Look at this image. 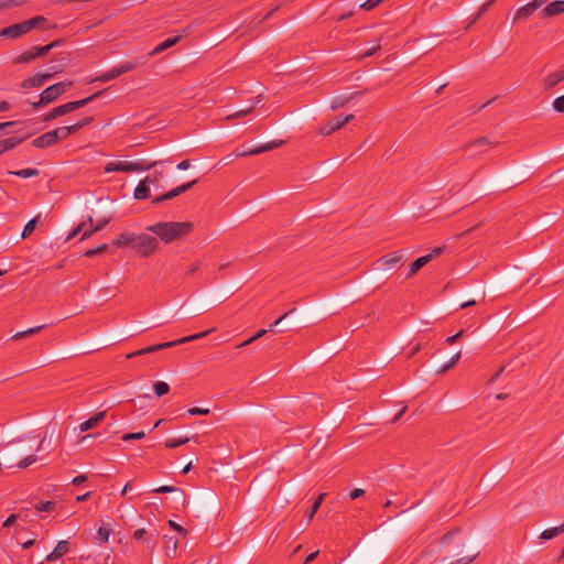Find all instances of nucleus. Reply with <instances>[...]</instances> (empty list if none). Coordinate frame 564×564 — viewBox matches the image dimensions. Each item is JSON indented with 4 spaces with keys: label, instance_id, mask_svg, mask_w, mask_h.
<instances>
[{
    "label": "nucleus",
    "instance_id": "1",
    "mask_svg": "<svg viewBox=\"0 0 564 564\" xmlns=\"http://www.w3.org/2000/svg\"><path fill=\"white\" fill-rule=\"evenodd\" d=\"M112 243L117 248L130 246L141 258H149L160 249L158 238L147 234L123 232Z\"/></svg>",
    "mask_w": 564,
    "mask_h": 564
},
{
    "label": "nucleus",
    "instance_id": "2",
    "mask_svg": "<svg viewBox=\"0 0 564 564\" xmlns=\"http://www.w3.org/2000/svg\"><path fill=\"white\" fill-rule=\"evenodd\" d=\"M194 229L191 221H160L147 227L156 235L163 243H171L189 235Z\"/></svg>",
    "mask_w": 564,
    "mask_h": 564
},
{
    "label": "nucleus",
    "instance_id": "3",
    "mask_svg": "<svg viewBox=\"0 0 564 564\" xmlns=\"http://www.w3.org/2000/svg\"><path fill=\"white\" fill-rule=\"evenodd\" d=\"M214 330H215V328H212V329H208V330H205V332H202V333H197V334H194V335H191V336L182 337L180 339H175V340H172V341H166V343H162V344L152 345V346H149V347H145V348H141L139 350L129 352L128 355H126V358L127 359H132L134 357L144 356V355H148V354H151V352L160 351V350H163V349H166V348L175 347L177 345H182V344H186V343H189V341H193V340H196V339H200V338L207 336L208 334H210Z\"/></svg>",
    "mask_w": 564,
    "mask_h": 564
},
{
    "label": "nucleus",
    "instance_id": "4",
    "mask_svg": "<svg viewBox=\"0 0 564 564\" xmlns=\"http://www.w3.org/2000/svg\"><path fill=\"white\" fill-rule=\"evenodd\" d=\"M24 440L25 438H21L19 441H15V442H12L9 444L10 448L4 455V462H6L8 468H12V467L26 468L28 466H30L31 464L36 462V456L34 454H29L19 463H17V464L13 463L14 456L26 454L28 452H30L32 449L31 446L25 447V445L22 444V442Z\"/></svg>",
    "mask_w": 564,
    "mask_h": 564
},
{
    "label": "nucleus",
    "instance_id": "5",
    "mask_svg": "<svg viewBox=\"0 0 564 564\" xmlns=\"http://www.w3.org/2000/svg\"><path fill=\"white\" fill-rule=\"evenodd\" d=\"M70 82H61L48 86L40 94L39 100L32 102V107L34 109H39L41 107L54 102L59 96L66 93L70 88Z\"/></svg>",
    "mask_w": 564,
    "mask_h": 564
},
{
    "label": "nucleus",
    "instance_id": "6",
    "mask_svg": "<svg viewBox=\"0 0 564 564\" xmlns=\"http://www.w3.org/2000/svg\"><path fill=\"white\" fill-rule=\"evenodd\" d=\"M154 165H156L155 162H153V163H145L144 161H138V162L113 161V162H109L105 166V172L106 173H111V172L147 171V170L152 169Z\"/></svg>",
    "mask_w": 564,
    "mask_h": 564
},
{
    "label": "nucleus",
    "instance_id": "7",
    "mask_svg": "<svg viewBox=\"0 0 564 564\" xmlns=\"http://www.w3.org/2000/svg\"><path fill=\"white\" fill-rule=\"evenodd\" d=\"M104 93H105V90H100L89 97H86V98H83L79 100H75V101H69L67 104L57 106L53 109V115H57V117H62L66 113L73 112L77 109H80V108L87 106L88 104H90L93 100L97 99Z\"/></svg>",
    "mask_w": 564,
    "mask_h": 564
},
{
    "label": "nucleus",
    "instance_id": "8",
    "mask_svg": "<svg viewBox=\"0 0 564 564\" xmlns=\"http://www.w3.org/2000/svg\"><path fill=\"white\" fill-rule=\"evenodd\" d=\"M57 44H58V42H52L44 46H33L29 51H25L21 55H19L14 59V63H30L33 59L47 54Z\"/></svg>",
    "mask_w": 564,
    "mask_h": 564
},
{
    "label": "nucleus",
    "instance_id": "9",
    "mask_svg": "<svg viewBox=\"0 0 564 564\" xmlns=\"http://www.w3.org/2000/svg\"><path fill=\"white\" fill-rule=\"evenodd\" d=\"M139 64L137 62L124 63V64L120 65L119 67H115V68L106 72L105 74L98 76L95 80L101 82V83L112 80V79L121 76L122 74H126V73L134 69Z\"/></svg>",
    "mask_w": 564,
    "mask_h": 564
},
{
    "label": "nucleus",
    "instance_id": "10",
    "mask_svg": "<svg viewBox=\"0 0 564 564\" xmlns=\"http://www.w3.org/2000/svg\"><path fill=\"white\" fill-rule=\"evenodd\" d=\"M354 119V115H348L346 117L337 116L329 120L325 126L321 128V133L323 135H329L333 132L343 128L346 123L350 122Z\"/></svg>",
    "mask_w": 564,
    "mask_h": 564
},
{
    "label": "nucleus",
    "instance_id": "11",
    "mask_svg": "<svg viewBox=\"0 0 564 564\" xmlns=\"http://www.w3.org/2000/svg\"><path fill=\"white\" fill-rule=\"evenodd\" d=\"M283 143H284V141H282V140H273V141L267 142L264 144H261L259 147H254L252 149H249V150H246V151H242V152H238L236 154V156L242 158V156H248V155H257V154H260V153H263V152H267V151H271V150L278 149Z\"/></svg>",
    "mask_w": 564,
    "mask_h": 564
},
{
    "label": "nucleus",
    "instance_id": "12",
    "mask_svg": "<svg viewBox=\"0 0 564 564\" xmlns=\"http://www.w3.org/2000/svg\"><path fill=\"white\" fill-rule=\"evenodd\" d=\"M198 181L197 180H193L186 184H182L173 189H171L170 192L154 198L153 203L154 204H160L162 202H165V200H169V199H172L187 191H189Z\"/></svg>",
    "mask_w": 564,
    "mask_h": 564
},
{
    "label": "nucleus",
    "instance_id": "13",
    "mask_svg": "<svg viewBox=\"0 0 564 564\" xmlns=\"http://www.w3.org/2000/svg\"><path fill=\"white\" fill-rule=\"evenodd\" d=\"M133 539L134 540H142L144 539V543L147 549L150 552H153L158 544L159 533L158 532H151L148 534L145 529H138L133 532Z\"/></svg>",
    "mask_w": 564,
    "mask_h": 564
},
{
    "label": "nucleus",
    "instance_id": "14",
    "mask_svg": "<svg viewBox=\"0 0 564 564\" xmlns=\"http://www.w3.org/2000/svg\"><path fill=\"white\" fill-rule=\"evenodd\" d=\"M52 77H53V75L50 73H40V74L34 75L33 77L24 79L21 84V87L24 89H28L31 87H42Z\"/></svg>",
    "mask_w": 564,
    "mask_h": 564
},
{
    "label": "nucleus",
    "instance_id": "15",
    "mask_svg": "<svg viewBox=\"0 0 564 564\" xmlns=\"http://www.w3.org/2000/svg\"><path fill=\"white\" fill-rule=\"evenodd\" d=\"M26 33L24 23L21 22L0 30V37L18 39Z\"/></svg>",
    "mask_w": 564,
    "mask_h": 564
},
{
    "label": "nucleus",
    "instance_id": "16",
    "mask_svg": "<svg viewBox=\"0 0 564 564\" xmlns=\"http://www.w3.org/2000/svg\"><path fill=\"white\" fill-rule=\"evenodd\" d=\"M403 260V253L402 251H393L390 252L383 257H381L378 262L381 263L382 267L387 269H392L397 267L399 263H401Z\"/></svg>",
    "mask_w": 564,
    "mask_h": 564
},
{
    "label": "nucleus",
    "instance_id": "17",
    "mask_svg": "<svg viewBox=\"0 0 564 564\" xmlns=\"http://www.w3.org/2000/svg\"><path fill=\"white\" fill-rule=\"evenodd\" d=\"M158 176L154 177V180H151L149 176H147L143 181H141L138 186L134 188L133 196L135 199H145L150 197V187L149 182L154 183L158 181Z\"/></svg>",
    "mask_w": 564,
    "mask_h": 564
},
{
    "label": "nucleus",
    "instance_id": "18",
    "mask_svg": "<svg viewBox=\"0 0 564 564\" xmlns=\"http://www.w3.org/2000/svg\"><path fill=\"white\" fill-rule=\"evenodd\" d=\"M56 143V137H54L52 130L43 133L32 141V145L37 149H45Z\"/></svg>",
    "mask_w": 564,
    "mask_h": 564
},
{
    "label": "nucleus",
    "instance_id": "19",
    "mask_svg": "<svg viewBox=\"0 0 564 564\" xmlns=\"http://www.w3.org/2000/svg\"><path fill=\"white\" fill-rule=\"evenodd\" d=\"M564 12V0H557L549 3L542 11L541 15L551 18Z\"/></svg>",
    "mask_w": 564,
    "mask_h": 564
},
{
    "label": "nucleus",
    "instance_id": "20",
    "mask_svg": "<svg viewBox=\"0 0 564 564\" xmlns=\"http://www.w3.org/2000/svg\"><path fill=\"white\" fill-rule=\"evenodd\" d=\"M69 551V544L67 541L63 540L57 543L55 549L46 556V562H53L57 558H61Z\"/></svg>",
    "mask_w": 564,
    "mask_h": 564
},
{
    "label": "nucleus",
    "instance_id": "21",
    "mask_svg": "<svg viewBox=\"0 0 564 564\" xmlns=\"http://www.w3.org/2000/svg\"><path fill=\"white\" fill-rule=\"evenodd\" d=\"M106 417V411H100L86 420L85 422L80 423L79 430L82 432H86L88 430H91L96 427L99 423H101Z\"/></svg>",
    "mask_w": 564,
    "mask_h": 564
},
{
    "label": "nucleus",
    "instance_id": "22",
    "mask_svg": "<svg viewBox=\"0 0 564 564\" xmlns=\"http://www.w3.org/2000/svg\"><path fill=\"white\" fill-rule=\"evenodd\" d=\"M152 491L155 492V494H172V492H175V494H177L180 500L182 501V505L185 506V503H186L185 491L183 489H181V488H177V487H174V486L164 485V486L154 488Z\"/></svg>",
    "mask_w": 564,
    "mask_h": 564
},
{
    "label": "nucleus",
    "instance_id": "23",
    "mask_svg": "<svg viewBox=\"0 0 564 564\" xmlns=\"http://www.w3.org/2000/svg\"><path fill=\"white\" fill-rule=\"evenodd\" d=\"M564 82V69L563 70H556L544 78V86L547 89H551L558 85L560 83Z\"/></svg>",
    "mask_w": 564,
    "mask_h": 564
},
{
    "label": "nucleus",
    "instance_id": "24",
    "mask_svg": "<svg viewBox=\"0 0 564 564\" xmlns=\"http://www.w3.org/2000/svg\"><path fill=\"white\" fill-rule=\"evenodd\" d=\"M430 262V259L427 257H420L417 258L415 261H413L410 267H409V271L405 275L406 279H410L412 278L413 275H415L424 265H426L427 263Z\"/></svg>",
    "mask_w": 564,
    "mask_h": 564
},
{
    "label": "nucleus",
    "instance_id": "25",
    "mask_svg": "<svg viewBox=\"0 0 564 564\" xmlns=\"http://www.w3.org/2000/svg\"><path fill=\"white\" fill-rule=\"evenodd\" d=\"M180 40H181L180 35L166 39L161 44H159L156 47H154L153 51H151L150 55L154 56V55L174 46L176 43H178Z\"/></svg>",
    "mask_w": 564,
    "mask_h": 564
},
{
    "label": "nucleus",
    "instance_id": "26",
    "mask_svg": "<svg viewBox=\"0 0 564 564\" xmlns=\"http://www.w3.org/2000/svg\"><path fill=\"white\" fill-rule=\"evenodd\" d=\"M46 22H47V20L43 15H37L30 20L23 21L26 32H30L31 30H33L35 28L47 29L46 26H44V24Z\"/></svg>",
    "mask_w": 564,
    "mask_h": 564
},
{
    "label": "nucleus",
    "instance_id": "27",
    "mask_svg": "<svg viewBox=\"0 0 564 564\" xmlns=\"http://www.w3.org/2000/svg\"><path fill=\"white\" fill-rule=\"evenodd\" d=\"M536 10H538V8L535 7V3H533L531 1L517 10V12L514 14V20L521 19V18L525 19V18L530 17L531 14H533V12H535Z\"/></svg>",
    "mask_w": 564,
    "mask_h": 564
},
{
    "label": "nucleus",
    "instance_id": "28",
    "mask_svg": "<svg viewBox=\"0 0 564 564\" xmlns=\"http://www.w3.org/2000/svg\"><path fill=\"white\" fill-rule=\"evenodd\" d=\"M562 533H564V523H562L558 527L550 528V529L542 531V533L540 534V539L546 541V540H551Z\"/></svg>",
    "mask_w": 564,
    "mask_h": 564
},
{
    "label": "nucleus",
    "instance_id": "29",
    "mask_svg": "<svg viewBox=\"0 0 564 564\" xmlns=\"http://www.w3.org/2000/svg\"><path fill=\"white\" fill-rule=\"evenodd\" d=\"M24 139L19 137H11L4 140H1V147L4 149L6 152L13 150L17 148L20 143H22Z\"/></svg>",
    "mask_w": 564,
    "mask_h": 564
},
{
    "label": "nucleus",
    "instance_id": "30",
    "mask_svg": "<svg viewBox=\"0 0 564 564\" xmlns=\"http://www.w3.org/2000/svg\"><path fill=\"white\" fill-rule=\"evenodd\" d=\"M8 173L19 177L28 178L37 176L40 174V171L37 169L28 167L19 171H9Z\"/></svg>",
    "mask_w": 564,
    "mask_h": 564
},
{
    "label": "nucleus",
    "instance_id": "31",
    "mask_svg": "<svg viewBox=\"0 0 564 564\" xmlns=\"http://www.w3.org/2000/svg\"><path fill=\"white\" fill-rule=\"evenodd\" d=\"M326 497V494L325 492H322L318 495L317 499L314 501L313 506L311 507L310 511L306 513V518L308 521H311L315 513L317 512V510L319 509L323 500L325 499Z\"/></svg>",
    "mask_w": 564,
    "mask_h": 564
},
{
    "label": "nucleus",
    "instance_id": "32",
    "mask_svg": "<svg viewBox=\"0 0 564 564\" xmlns=\"http://www.w3.org/2000/svg\"><path fill=\"white\" fill-rule=\"evenodd\" d=\"M44 327H45L44 325H40V326L32 327V328H29L23 332H18L12 336V339L18 340V339H22L28 336L34 335V334L39 333L40 330H42Z\"/></svg>",
    "mask_w": 564,
    "mask_h": 564
},
{
    "label": "nucleus",
    "instance_id": "33",
    "mask_svg": "<svg viewBox=\"0 0 564 564\" xmlns=\"http://www.w3.org/2000/svg\"><path fill=\"white\" fill-rule=\"evenodd\" d=\"M166 540V546H165V554L169 557H173L176 554L177 550V540L174 538L165 536Z\"/></svg>",
    "mask_w": 564,
    "mask_h": 564
},
{
    "label": "nucleus",
    "instance_id": "34",
    "mask_svg": "<svg viewBox=\"0 0 564 564\" xmlns=\"http://www.w3.org/2000/svg\"><path fill=\"white\" fill-rule=\"evenodd\" d=\"M191 438L188 436H183L178 438H169L164 442L166 448H176L181 445L188 443Z\"/></svg>",
    "mask_w": 564,
    "mask_h": 564
},
{
    "label": "nucleus",
    "instance_id": "35",
    "mask_svg": "<svg viewBox=\"0 0 564 564\" xmlns=\"http://www.w3.org/2000/svg\"><path fill=\"white\" fill-rule=\"evenodd\" d=\"M109 221H110L109 218H102V219L98 220L96 223V225L94 226V228L91 229V231H84L82 239H86V238L90 237L94 232L101 230L102 228H105L108 225Z\"/></svg>",
    "mask_w": 564,
    "mask_h": 564
},
{
    "label": "nucleus",
    "instance_id": "36",
    "mask_svg": "<svg viewBox=\"0 0 564 564\" xmlns=\"http://www.w3.org/2000/svg\"><path fill=\"white\" fill-rule=\"evenodd\" d=\"M154 392L158 397H163L169 393L170 386L164 381H156L153 384Z\"/></svg>",
    "mask_w": 564,
    "mask_h": 564
},
{
    "label": "nucleus",
    "instance_id": "37",
    "mask_svg": "<svg viewBox=\"0 0 564 564\" xmlns=\"http://www.w3.org/2000/svg\"><path fill=\"white\" fill-rule=\"evenodd\" d=\"M253 110H254V105H251L250 107H248L246 109H241L231 115L226 116V120L230 121L234 119L246 117L247 115L253 112Z\"/></svg>",
    "mask_w": 564,
    "mask_h": 564
},
{
    "label": "nucleus",
    "instance_id": "38",
    "mask_svg": "<svg viewBox=\"0 0 564 564\" xmlns=\"http://www.w3.org/2000/svg\"><path fill=\"white\" fill-rule=\"evenodd\" d=\"M28 0H0V11L23 6Z\"/></svg>",
    "mask_w": 564,
    "mask_h": 564
},
{
    "label": "nucleus",
    "instance_id": "39",
    "mask_svg": "<svg viewBox=\"0 0 564 564\" xmlns=\"http://www.w3.org/2000/svg\"><path fill=\"white\" fill-rule=\"evenodd\" d=\"M39 218H40V216L32 218L31 220H29L26 223V225L24 226L23 231H22V238L29 237L34 231Z\"/></svg>",
    "mask_w": 564,
    "mask_h": 564
},
{
    "label": "nucleus",
    "instance_id": "40",
    "mask_svg": "<svg viewBox=\"0 0 564 564\" xmlns=\"http://www.w3.org/2000/svg\"><path fill=\"white\" fill-rule=\"evenodd\" d=\"M458 532H459V529H453V530L447 531L440 539V543L442 545H448L454 540V538L458 534Z\"/></svg>",
    "mask_w": 564,
    "mask_h": 564
},
{
    "label": "nucleus",
    "instance_id": "41",
    "mask_svg": "<svg viewBox=\"0 0 564 564\" xmlns=\"http://www.w3.org/2000/svg\"><path fill=\"white\" fill-rule=\"evenodd\" d=\"M52 132L54 137H56V142L64 141L69 138V130H67L66 126L54 129Z\"/></svg>",
    "mask_w": 564,
    "mask_h": 564
},
{
    "label": "nucleus",
    "instance_id": "42",
    "mask_svg": "<svg viewBox=\"0 0 564 564\" xmlns=\"http://www.w3.org/2000/svg\"><path fill=\"white\" fill-rule=\"evenodd\" d=\"M460 358V352L455 354L445 365H443L437 372L444 373L456 365Z\"/></svg>",
    "mask_w": 564,
    "mask_h": 564
},
{
    "label": "nucleus",
    "instance_id": "43",
    "mask_svg": "<svg viewBox=\"0 0 564 564\" xmlns=\"http://www.w3.org/2000/svg\"><path fill=\"white\" fill-rule=\"evenodd\" d=\"M495 0H488L485 2L477 11V13L474 15L469 24H474L482 14L486 13V11L490 8V6L494 3Z\"/></svg>",
    "mask_w": 564,
    "mask_h": 564
},
{
    "label": "nucleus",
    "instance_id": "44",
    "mask_svg": "<svg viewBox=\"0 0 564 564\" xmlns=\"http://www.w3.org/2000/svg\"><path fill=\"white\" fill-rule=\"evenodd\" d=\"M107 248H108V245L102 243L96 248L86 250L84 254H85V257L91 258L94 256L104 253L107 250Z\"/></svg>",
    "mask_w": 564,
    "mask_h": 564
},
{
    "label": "nucleus",
    "instance_id": "45",
    "mask_svg": "<svg viewBox=\"0 0 564 564\" xmlns=\"http://www.w3.org/2000/svg\"><path fill=\"white\" fill-rule=\"evenodd\" d=\"M109 535H110V529L106 528V527H100L97 531V540L100 542V543H106L108 542L109 540Z\"/></svg>",
    "mask_w": 564,
    "mask_h": 564
},
{
    "label": "nucleus",
    "instance_id": "46",
    "mask_svg": "<svg viewBox=\"0 0 564 564\" xmlns=\"http://www.w3.org/2000/svg\"><path fill=\"white\" fill-rule=\"evenodd\" d=\"M202 265H203V262L200 260H197V261L193 262L188 267V269H187V271L185 273V276L187 278V276L195 275L200 270Z\"/></svg>",
    "mask_w": 564,
    "mask_h": 564
},
{
    "label": "nucleus",
    "instance_id": "47",
    "mask_svg": "<svg viewBox=\"0 0 564 564\" xmlns=\"http://www.w3.org/2000/svg\"><path fill=\"white\" fill-rule=\"evenodd\" d=\"M554 111L564 113V95L555 98L552 102Z\"/></svg>",
    "mask_w": 564,
    "mask_h": 564
},
{
    "label": "nucleus",
    "instance_id": "48",
    "mask_svg": "<svg viewBox=\"0 0 564 564\" xmlns=\"http://www.w3.org/2000/svg\"><path fill=\"white\" fill-rule=\"evenodd\" d=\"M54 502L53 501H40L36 506H35V509L40 512L44 511V512H48L51 511L53 508H54Z\"/></svg>",
    "mask_w": 564,
    "mask_h": 564
},
{
    "label": "nucleus",
    "instance_id": "49",
    "mask_svg": "<svg viewBox=\"0 0 564 564\" xmlns=\"http://www.w3.org/2000/svg\"><path fill=\"white\" fill-rule=\"evenodd\" d=\"M145 436L144 432L127 433L122 436V441L129 442L134 440H142Z\"/></svg>",
    "mask_w": 564,
    "mask_h": 564
},
{
    "label": "nucleus",
    "instance_id": "50",
    "mask_svg": "<svg viewBox=\"0 0 564 564\" xmlns=\"http://www.w3.org/2000/svg\"><path fill=\"white\" fill-rule=\"evenodd\" d=\"M187 412L191 415H207V414H209L210 410L207 408L194 406V408L188 409Z\"/></svg>",
    "mask_w": 564,
    "mask_h": 564
},
{
    "label": "nucleus",
    "instance_id": "51",
    "mask_svg": "<svg viewBox=\"0 0 564 564\" xmlns=\"http://www.w3.org/2000/svg\"><path fill=\"white\" fill-rule=\"evenodd\" d=\"M169 525L171 529L175 530L176 532H178L182 536H186L187 534V531L186 529H184L182 525L177 524L176 522H174L173 520H170L169 521Z\"/></svg>",
    "mask_w": 564,
    "mask_h": 564
},
{
    "label": "nucleus",
    "instance_id": "52",
    "mask_svg": "<svg viewBox=\"0 0 564 564\" xmlns=\"http://www.w3.org/2000/svg\"><path fill=\"white\" fill-rule=\"evenodd\" d=\"M93 121H94V117L88 116V117L83 118L78 122H76L75 126L77 127L78 130H80V129L87 127L88 124H90Z\"/></svg>",
    "mask_w": 564,
    "mask_h": 564
},
{
    "label": "nucleus",
    "instance_id": "53",
    "mask_svg": "<svg viewBox=\"0 0 564 564\" xmlns=\"http://www.w3.org/2000/svg\"><path fill=\"white\" fill-rule=\"evenodd\" d=\"M360 94H361V91H356V93H354L349 98H346V99H344V100H341V101H335V102L332 105V109H333V110H336L337 108L343 107L346 102H348V100H349L350 98H352L354 96L360 95Z\"/></svg>",
    "mask_w": 564,
    "mask_h": 564
},
{
    "label": "nucleus",
    "instance_id": "54",
    "mask_svg": "<svg viewBox=\"0 0 564 564\" xmlns=\"http://www.w3.org/2000/svg\"><path fill=\"white\" fill-rule=\"evenodd\" d=\"M442 252H443V247H436L432 250V252H430L429 254H425L424 257H427L430 259V261H432L433 259L441 256Z\"/></svg>",
    "mask_w": 564,
    "mask_h": 564
},
{
    "label": "nucleus",
    "instance_id": "55",
    "mask_svg": "<svg viewBox=\"0 0 564 564\" xmlns=\"http://www.w3.org/2000/svg\"><path fill=\"white\" fill-rule=\"evenodd\" d=\"M364 495H365V490H364V489H361V488H355L354 490H351V491H350V494H349V498H350L351 500H355V499L360 498V497H361V496H364Z\"/></svg>",
    "mask_w": 564,
    "mask_h": 564
},
{
    "label": "nucleus",
    "instance_id": "56",
    "mask_svg": "<svg viewBox=\"0 0 564 564\" xmlns=\"http://www.w3.org/2000/svg\"><path fill=\"white\" fill-rule=\"evenodd\" d=\"M464 334V330H459L458 333H456L455 335L453 336H449L447 339H446V343L448 345H453L454 343H456Z\"/></svg>",
    "mask_w": 564,
    "mask_h": 564
},
{
    "label": "nucleus",
    "instance_id": "57",
    "mask_svg": "<svg viewBox=\"0 0 564 564\" xmlns=\"http://www.w3.org/2000/svg\"><path fill=\"white\" fill-rule=\"evenodd\" d=\"M292 312H294V310H291L289 311L288 313H285L284 315H282L280 318H278L274 323H272L270 325V328L268 329L269 332L273 330V328H275L289 314H291Z\"/></svg>",
    "mask_w": 564,
    "mask_h": 564
},
{
    "label": "nucleus",
    "instance_id": "58",
    "mask_svg": "<svg viewBox=\"0 0 564 564\" xmlns=\"http://www.w3.org/2000/svg\"><path fill=\"white\" fill-rule=\"evenodd\" d=\"M85 227V223L79 224L67 237V240L76 237L79 232H82L83 228Z\"/></svg>",
    "mask_w": 564,
    "mask_h": 564
},
{
    "label": "nucleus",
    "instance_id": "59",
    "mask_svg": "<svg viewBox=\"0 0 564 564\" xmlns=\"http://www.w3.org/2000/svg\"><path fill=\"white\" fill-rule=\"evenodd\" d=\"M18 519V516L17 514H10L6 521L3 522V527L4 528H8V527H11Z\"/></svg>",
    "mask_w": 564,
    "mask_h": 564
},
{
    "label": "nucleus",
    "instance_id": "60",
    "mask_svg": "<svg viewBox=\"0 0 564 564\" xmlns=\"http://www.w3.org/2000/svg\"><path fill=\"white\" fill-rule=\"evenodd\" d=\"M379 50H380V45H376V46L370 47L369 50H367L361 56L362 57H369V56L376 54Z\"/></svg>",
    "mask_w": 564,
    "mask_h": 564
},
{
    "label": "nucleus",
    "instance_id": "61",
    "mask_svg": "<svg viewBox=\"0 0 564 564\" xmlns=\"http://www.w3.org/2000/svg\"><path fill=\"white\" fill-rule=\"evenodd\" d=\"M87 480V476L85 475H78L75 478H73L72 484L74 485H80Z\"/></svg>",
    "mask_w": 564,
    "mask_h": 564
},
{
    "label": "nucleus",
    "instance_id": "62",
    "mask_svg": "<svg viewBox=\"0 0 564 564\" xmlns=\"http://www.w3.org/2000/svg\"><path fill=\"white\" fill-rule=\"evenodd\" d=\"M489 142L486 138H480V139L476 140L475 142H473L469 147H481V145H486Z\"/></svg>",
    "mask_w": 564,
    "mask_h": 564
},
{
    "label": "nucleus",
    "instance_id": "63",
    "mask_svg": "<svg viewBox=\"0 0 564 564\" xmlns=\"http://www.w3.org/2000/svg\"><path fill=\"white\" fill-rule=\"evenodd\" d=\"M191 167V161L189 160H183L177 164L178 170H187Z\"/></svg>",
    "mask_w": 564,
    "mask_h": 564
},
{
    "label": "nucleus",
    "instance_id": "64",
    "mask_svg": "<svg viewBox=\"0 0 564 564\" xmlns=\"http://www.w3.org/2000/svg\"><path fill=\"white\" fill-rule=\"evenodd\" d=\"M317 555H318V551H315V552L311 553L305 558L304 564H310L311 562H313L316 558Z\"/></svg>",
    "mask_w": 564,
    "mask_h": 564
}]
</instances>
